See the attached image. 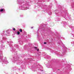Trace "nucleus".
Returning a JSON list of instances; mask_svg holds the SVG:
<instances>
[{
	"label": "nucleus",
	"mask_w": 74,
	"mask_h": 74,
	"mask_svg": "<svg viewBox=\"0 0 74 74\" xmlns=\"http://www.w3.org/2000/svg\"><path fill=\"white\" fill-rule=\"evenodd\" d=\"M17 34H18V35H19V34H20V32H17Z\"/></svg>",
	"instance_id": "1"
},
{
	"label": "nucleus",
	"mask_w": 74,
	"mask_h": 74,
	"mask_svg": "<svg viewBox=\"0 0 74 74\" xmlns=\"http://www.w3.org/2000/svg\"><path fill=\"white\" fill-rule=\"evenodd\" d=\"M44 44H47V42H44Z\"/></svg>",
	"instance_id": "6"
},
{
	"label": "nucleus",
	"mask_w": 74,
	"mask_h": 74,
	"mask_svg": "<svg viewBox=\"0 0 74 74\" xmlns=\"http://www.w3.org/2000/svg\"><path fill=\"white\" fill-rule=\"evenodd\" d=\"M19 31H20V32H22V29H19Z\"/></svg>",
	"instance_id": "3"
},
{
	"label": "nucleus",
	"mask_w": 74,
	"mask_h": 74,
	"mask_svg": "<svg viewBox=\"0 0 74 74\" xmlns=\"http://www.w3.org/2000/svg\"><path fill=\"white\" fill-rule=\"evenodd\" d=\"M13 30H14V31H15V28H13Z\"/></svg>",
	"instance_id": "4"
},
{
	"label": "nucleus",
	"mask_w": 74,
	"mask_h": 74,
	"mask_svg": "<svg viewBox=\"0 0 74 74\" xmlns=\"http://www.w3.org/2000/svg\"><path fill=\"white\" fill-rule=\"evenodd\" d=\"M4 11V9H2L0 10L1 12H3Z\"/></svg>",
	"instance_id": "2"
},
{
	"label": "nucleus",
	"mask_w": 74,
	"mask_h": 74,
	"mask_svg": "<svg viewBox=\"0 0 74 74\" xmlns=\"http://www.w3.org/2000/svg\"><path fill=\"white\" fill-rule=\"evenodd\" d=\"M32 29H33V27H32Z\"/></svg>",
	"instance_id": "8"
},
{
	"label": "nucleus",
	"mask_w": 74,
	"mask_h": 74,
	"mask_svg": "<svg viewBox=\"0 0 74 74\" xmlns=\"http://www.w3.org/2000/svg\"><path fill=\"white\" fill-rule=\"evenodd\" d=\"M34 48H35V49H37V47H35Z\"/></svg>",
	"instance_id": "5"
},
{
	"label": "nucleus",
	"mask_w": 74,
	"mask_h": 74,
	"mask_svg": "<svg viewBox=\"0 0 74 74\" xmlns=\"http://www.w3.org/2000/svg\"><path fill=\"white\" fill-rule=\"evenodd\" d=\"M37 51H39V49H37Z\"/></svg>",
	"instance_id": "7"
}]
</instances>
